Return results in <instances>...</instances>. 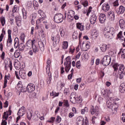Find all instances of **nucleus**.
I'll list each match as a JSON object with an SVG mask.
<instances>
[{
	"label": "nucleus",
	"instance_id": "473e14b6",
	"mask_svg": "<svg viewBox=\"0 0 125 125\" xmlns=\"http://www.w3.org/2000/svg\"><path fill=\"white\" fill-rule=\"evenodd\" d=\"M48 79H47V84H50V82H51V80H52V78H51V73L48 72Z\"/></svg>",
	"mask_w": 125,
	"mask_h": 125
},
{
	"label": "nucleus",
	"instance_id": "680f3d73",
	"mask_svg": "<svg viewBox=\"0 0 125 125\" xmlns=\"http://www.w3.org/2000/svg\"><path fill=\"white\" fill-rule=\"evenodd\" d=\"M113 6H119V1L118 0L114 2Z\"/></svg>",
	"mask_w": 125,
	"mask_h": 125
},
{
	"label": "nucleus",
	"instance_id": "338daca9",
	"mask_svg": "<svg viewBox=\"0 0 125 125\" xmlns=\"http://www.w3.org/2000/svg\"><path fill=\"white\" fill-rule=\"evenodd\" d=\"M16 21H21V17H16L15 18Z\"/></svg>",
	"mask_w": 125,
	"mask_h": 125
},
{
	"label": "nucleus",
	"instance_id": "bf43d9fd",
	"mask_svg": "<svg viewBox=\"0 0 125 125\" xmlns=\"http://www.w3.org/2000/svg\"><path fill=\"white\" fill-rule=\"evenodd\" d=\"M73 75H74V72H72L70 74L68 75V79L72 80V78H73Z\"/></svg>",
	"mask_w": 125,
	"mask_h": 125
},
{
	"label": "nucleus",
	"instance_id": "c85d7f7f",
	"mask_svg": "<svg viewBox=\"0 0 125 125\" xmlns=\"http://www.w3.org/2000/svg\"><path fill=\"white\" fill-rule=\"evenodd\" d=\"M84 124V119L83 117L80 116L79 118V125H83Z\"/></svg>",
	"mask_w": 125,
	"mask_h": 125
},
{
	"label": "nucleus",
	"instance_id": "f03ea898",
	"mask_svg": "<svg viewBox=\"0 0 125 125\" xmlns=\"http://www.w3.org/2000/svg\"><path fill=\"white\" fill-rule=\"evenodd\" d=\"M104 35L106 39H112L115 35V29L113 27H106L104 29Z\"/></svg>",
	"mask_w": 125,
	"mask_h": 125
},
{
	"label": "nucleus",
	"instance_id": "9b49d317",
	"mask_svg": "<svg viewBox=\"0 0 125 125\" xmlns=\"http://www.w3.org/2000/svg\"><path fill=\"white\" fill-rule=\"evenodd\" d=\"M74 16H75V12L72 10L69 11L67 13V18L69 22H72L74 20Z\"/></svg>",
	"mask_w": 125,
	"mask_h": 125
},
{
	"label": "nucleus",
	"instance_id": "0eeeda50",
	"mask_svg": "<svg viewBox=\"0 0 125 125\" xmlns=\"http://www.w3.org/2000/svg\"><path fill=\"white\" fill-rule=\"evenodd\" d=\"M26 114V108L24 106L21 107L20 108L18 112V117L17 118V122H18L21 117H23L24 115Z\"/></svg>",
	"mask_w": 125,
	"mask_h": 125
},
{
	"label": "nucleus",
	"instance_id": "ea45409f",
	"mask_svg": "<svg viewBox=\"0 0 125 125\" xmlns=\"http://www.w3.org/2000/svg\"><path fill=\"white\" fill-rule=\"evenodd\" d=\"M25 46L23 43H21L19 45V48L20 49V50H21V51H23V50H24V48H25Z\"/></svg>",
	"mask_w": 125,
	"mask_h": 125
},
{
	"label": "nucleus",
	"instance_id": "e2e57ef3",
	"mask_svg": "<svg viewBox=\"0 0 125 125\" xmlns=\"http://www.w3.org/2000/svg\"><path fill=\"white\" fill-rule=\"evenodd\" d=\"M4 108H7L8 107V101H6L4 103Z\"/></svg>",
	"mask_w": 125,
	"mask_h": 125
},
{
	"label": "nucleus",
	"instance_id": "412c9836",
	"mask_svg": "<svg viewBox=\"0 0 125 125\" xmlns=\"http://www.w3.org/2000/svg\"><path fill=\"white\" fill-rule=\"evenodd\" d=\"M91 36L93 39H97L99 36V32L96 29L93 30L92 31Z\"/></svg>",
	"mask_w": 125,
	"mask_h": 125
},
{
	"label": "nucleus",
	"instance_id": "f257e3e1",
	"mask_svg": "<svg viewBox=\"0 0 125 125\" xmlns=\"http://www.w3.org/2000/svg\"><path fill=\"white\" fill-rule=\"evenodd\" d=\"M112 68L113 69V76L119 77V75L120 80L124 79L125 74V65L124 64H119L118 63H115L113 64Z\"/></svg>",
	"mask_w": 125,
	"mask_h": 125
},
{
	"label": "nucleus",
	"instance_id": "72a5a7b5",
	"mask_svg": "<svg viewBox=\"0 0 125 125\" xmlns=\"http://www.w3.org/2000/svg\"><path fill=\"white\" fill-rule=\"evenodd\" d=\"M72 38L74 40H77L79 38V33L78 31L74 32L72 35Z\"/></svg>",
	"mask_w": 125,
	"mask_h": 125
},
{
	"label": "nucleus",
	"instance_id": "a211bd4d",
	"mask_svg": "<svg viewBox=\"0 0 125 125\" xmlns=\"http://www.w3.org/2000/svg\"><path fill=\"white\" fill-rule=\"evenodd\" d=\"M106 20V15L104 14H101L99 16V21L101 24H103Z\"/></svg>",
	"mask_w": 125,
	"mask_h": 125
},
{
	"label": "nucleus",
	"instance_id": "20e7f679",
	"mask_svg": "<svg viewBox=\"0 0 125 125\" xmlns=\"http://www.w3.org/2000/svg\"><path fill=\"white\" fill-rule=\"evenodd\" d=\"M63 65L66 73H68L70 71V69H71V57L68 56L65 58Z\"/></svg>",
	"mask_w": 125,
	"mask_h": 125
},
{
	"label": "nucleus",
	"instance_id": "09e8293b",
	"mask_svg": "<svg viewBox=\"0 0 125 125\" xmlns=\"http://www.w3.org/2000/svg\"><path fill=\"white\" fill-rule=\"evenodd\" d=\"M63 105L65 107H69L70 106V104H69V103L68 102V100H63Z\"/></svg>",
	"mask_w": 125,
	"mask_h": 125
},
{
	"label": "nucleus",
	"instance_id": "6ab92c4d",
	"mask_svg": "<svg viewBox=\"0 0 125 125\" xmlns=\"http://www.w3.org/2000/svg\"><path fill=\"white\" fill-rule=\"evenodd\" d=\"M110 9V5L107 3H105L102 5V10L104 12H107Z\"/></svg>",
	"mask_w": 125,
	"mask_h": 125
},
{
	"label": "nucleus",
	"instance_id": "a19ab883",
	"mask_svg": "<svg viewBox=\"0 0 125 125\" xmlns=\"http://www.w3.org/2000/svg\"><path fill=\"white\" fill-rule=\"evenodd\" d=\"M80 2L82 3V4H83L84 7H86L88 4V2L87 0L83 1V0H81Z\"/></svg>",
	"mask_w": 125,
	"mask_h": 125
},
{
	"label": "nucleus",
	"instance_id": "b1692460",
	"mask_svg": "<svg viewBox=\"0 0 125 125\" xmlns=\"http://www.w3.org/2000/svg\"><path fill=\"white\" fill-rule=\"evenodd\" d=\"M119 91L121 92V93H125V83H123L120 84L119 86Z\"/></svg>",
	"mask_w": 125,
	"mask_h": 125
},
{
	"label": "nucleus",
	"instance_id": "4d7b16f0",
	"mask_svg": "<svg viewBox=\"0 0 125 125\" xmlns=\"http://www.w3.org/2000/svg\"><path fill=\"white\" fill-rule=\"evenodd\" d=\"M91 10H92V7H89L88 8V11H87V13H86V15L87 16H88V15H89V13H90L91 12Z\"/></svg>",
	"mask_w": 125,
	"mask_h": 125
},
{
	"label": "nucleus",
	"instance_id": "c9c22d12",
	"mask_svg": "<svg viewBox=\"0 0 125 125\" xmlns=\"http://www.w3.org/2000/svg\"><path fill=\"white\" fill-rule=\"evenodd\" d=\"M119 25H120L121 28H124V27H125V22L123 19L120 20Z\"/></svg>",
	"mask_w": 125,
	"mask_h": 125
},
{
	"label": "nucleus",
	"instance_id": "603ef678",
	"mask_svg": "<svg viewBox=\"0 0 125 125\" xmlns=\"http://www.w3.org/2000/svg\"><path fill=\"white\" fill-rule=\"evenodd\" d=\"M32 117H33V112L31 111L29 113H27V118L28 120L32 119Z\"/></svg>",
	"mask_w": 125,
	"mask_h": 125
},
{
	"label": "nucleus",
	"instance_id": "dca6fc26",
	"mask_svg": "<svg viewBox=\"0 0 125 125\" xmlns=\"http://www.w3.org/2000/svg\"><path fill=\"white\" fill-rule=\"evenodd\" d=\"M11 30H8V39L7 40V43H10V44H12V39L11 38Z\"/></svg>",
	"mask_w": 125,
	"mask_h": 125
},
{
	"label": "nucleus",
	"instance_id": "9d476101",
	"mask_svg": "<svg viewBox=\"0 0 125 125\" xmlns=\"http://www.w3.org/2000/svg\"><path fill=\"white\" fill-rule=\"evenodd\" d=\"M90 113L92 115H95L97 117L98 116V115L100 114L99 108L98 106L94 107L92 106V108L90 110Z\"/></svg>",
	"mask_w": 125,
	"mask_h": 125
},
{
	"label": "nucleus",
	"instance_id": "4be33fe9",
	"mask_svg": "<svg viewBox=\"0 0 125 125\" xmlns=\"http://www.w3.org/2000/svg\"><path fill=\"white\" fill-rule=\"evenodd\" d=\"M118 56H120V55H121V58L122 59H125V49H120V51L119 52L118 54Z\"/></svg>",
	"mask_w": 125,
	"mask_h": 125
},
{
	"label": "nucleus",
	"instance_id": "7ed1b4c3",
	"mask_svg": "<svg viewBox=\"0 0 125 125\" xmlns=\"http://www.w3.org/2000/svg\"><path fill=\"white\" fill-rule=\"evenodd\" d=\"M38 13L40 15V18L36 22V26L35 27V30H39V25H38V23H41L42 21H43L45 18H46V15L45 14L44 12L42 10H39L38 11Z\"/></svg>",
	"mask_w": 125,
	"mask_h": 125
},
{
	"label": "nucleus",
	"instance_id": "423d86ee",
	"mask_svg": "<svg viewBox=\"0 0 125 125\" xmlns=\"http://www.w3.org/2000/svg\"><path fill=\"white\" fill-rule=\"evenodd\" d=\"M54 19L56 23H61L64 20V16L61 13H58L54 15Z\"/></svg>",
	"mask_w": 125,
	"mask_h": 125
},
{
	"label": "nucleus",
	"instance_id": "8fccbe9b",
	"mask_svg": "<svg viewBox=\"0 0 125 125\" xmlns=\"http://www.w3.org/2000/svg\"><path fill=\"white\" fill-rule=\"evenodd\" d=\"M8 118V114H7V113H6V112H4L3 115V119H4L5 121H6Z\"/></svg>",
	"mask_w": 125,
	"mask_h": 125
},
{
	"label": "nucleus",
	"instance_id": "bb28decb",
	"mask_svg": "<svg viewBox=\"0 0 125 125\" xmlns=\"http://www.w3.org/2000/svg\"><path fill=\"white\" fill-rule=\"evenodd\" d=\"M7 67H9L10 71H12V62L11 61H9L8 63H5V70H7Z\"/></svg>",
	"mask_w": 125,
	"mask_h": 125
},
{
	"label": "nucleus",
	"instance_id": "7c9ffc66",
	"mask_svg": "<svg viewBox=\"0 0 125 125\" xmlns=\"http://www.w3.org/2000/svg\"><path fill=\"white\" fill-rule=\"evenodd\" d=\"M124 36H123V32L120 31L118 34H117V39H119L120 41H124Z\"/></svg>",
	"mask_w": 125,
	"mask_h": 125
},
{
	"label": "nucleus",
	"instance_id": "58836bf2",
	"mask_svg": "<svg viewBox=\"0 0 125 125\" xmlns=\"http://www.w3.org/2000/svg\"><path fill=\"white\" fill-rule=\"evenodd\" d=\"M21 11L23 19H27V12H26L25 9H22Z\"/></svg>",
	"mask_w": 125,
	"mask_h": 125
},
{
	"label": "nucleus",
	"instance_id": "c756f323",
	"mask_svg": "<svg viewBox=\"0 0 125 125\" xmlns=\"http://www.w3.org/2000/svg\"><path fill=\"white\" fill-rule=\"evenodd\" d=\"M19 46V39L16 37L15 39V43H14V47L15 48H17Z\"/></svg>",
	"mask_w": 125,
	"mask_h": 125
},
{
	"label": "nucleus",
	"instance_id": "864d4df0",
	"mask_svg": "<svg viewBox=\"0 0 125 125\" xmlns=\"http://www.w3.org/2000/svg\"><path fill=\"white\" fill-rule=\"evenodd\" d=\"M20 39L23 42H24L25 41V34H21V36H20Z\"/></svg>",
	"mask_w": 125,
	"mask_h": 125
},
{
	"label": "nucleus",
	"instance_id": "774afa93",
	"mask_svg": "<svg viewBox=\"0 0 125 125\" xmlns=\"http://www.w3.org/2000/svg\"><path fill=\"white\" fill-rule=\"evenodd\" d=\"M7 125V122H6V120H2L1 125Z\"/></svg>",
	"mask_w": 125,
	"mask_h": 125
},
{
	"label": "nucleus",
	"instance_id": "2f4dec72",
	"mask_svg": "<svg viewBox=\"0 0 125 125\" xmlns=\"http://www.w3.org/2000/svg\"><path fill=\"white\" fill-rule=\"evenodd\" d=\"M106 105L108 108L109 109H113V106H114V104H113V103L110 102V100H108L106 102Z\"/></svg>",
	"mask_w": 125,
	"mask_h": 125
},
{
	"label": "nucleus",
	"instance_id": "3c124183",
	"mask_svg": "<svg viewBox=\"0 0 125 125\" xmlns=\"http://www.w3.org/2000/svg\"><path fill=\"white\" fill-rule=\"evenodd\" d=\"M50 95L54 96V97H57V96H59V93H56L55 92L53 91L52 93H50Z\"/></svg>",
	"mask_w": 125,
	"mask_h": 125
},
{
	"label": "nucleus",
	"instance_id": "13d9d810",
	"mask_svg": "<svg viewBox=\"0 0 125 125\" xmlns=\"http://www.w3.org/2000/svg\"><path fill=\"white\" fill-rule=\"evenodd\" d=\"M108 54L110 56H111V57H115V53H114L113 51H110L109 52H108Z\"/></svg>",
	"mask_w": 125,
	"mask_h": 125
},
{
	"label": "nucleus",
	"instance_id": "5701e85b",
	"mask_svg": "<svg viewBox=\"0 0 125 125\" xmlns=\"http://www.w3.org/2000/svg\"><path fill=\"white\" fill-rule=\"evenodd\" d=\"M10 79V74H8V75H5L4 77V86H3V88H5L7 86V80Z\"/></svg>",
	"mask_w": 125,
	"mask_h": 125
},
{
	"label": "nucleus",
	"instance_id": "39448f33",
	"mask_svg": "<svg viewBox=\"0 0 125 125\" xmlns=\"http://www.w3.org/2000/svg\"><path fill=\"white\" fill-rule=\"evenodd\" d=\"M79 42L81 49H82L83 51H86V50L90 47V43L89 42H82L79 41Z\"/></svg>",
	"mask_w": 125,
	"mask_h": 125
},
{
	"label": "nucleus",
	"instance_id": "0e129e2a",
	"mask_svg": "<svg viewBox=\"0 0 125 125\" xmlns=\"http://www.w3.org/2000/svg\"><path fill=\"white\" fill-rule=\"evenodd\" d=\"M55 121V117H51L50 120L48 121L49 123H53Z\"/></svg>",
	"mask_w": 125,
	"mask_h": 125
},
{
	"label": "nucleus",
	"instance_id": "37998d69",
	"mask_svg": "<svg viewBox=\"0 0 125 125\" xmlns=\"http://www.w3.org/2000/svg\"><path fill=\"white\" fill-rule=\"evenodd\" d=\"M60 42V35L59 34H58L56 37H55V42L56 43H58Z\"/></svg>",
	"mask_w": 125,
	"mask_h": 125
},
{
	"label": "nucleus",
	"instance_id": "6e6552de",
	"mask_svg": "<svg viewBox=\"0 0 125 125\" xmlns=\"http://www.w3.org/2000/svg\"><path fill=\"white\" fill-rule=\"evenodd\" d=\"M111 57L109 56H104L103 59V62L102 63L104 66H108L111 63Z\"/></svg>",
	"mask_w": 125,
	"mask_h": 125
},
{
	"label": "nucleus",
	"instance_id": "4468645a",
	"mask_svg": "<svg viewBox=\"0 0 125 125\" xmlns=\"http://www.w3.org/2000/svg\"><path fill=\"white\" fill-rule=\"evenodd\" d=\"M38 44L41 50L43 51V50H44V45L46 44V41L45 39H44L42 41H40L38 42Z\"/></svg>",
	"mask_w": 125,
	"mask_h": 125
},
{
	"label": "nucleus",
	"instance_id": "5fc2aeb1",
	"mask_svg": "<svg viewBox=\"0 0 125 125\" xmlns=\"http://www.w3.org/2000/svg\"><path fill=\"white\" fill-rule=\"evenodd\" d=\"M31 19H33V20H35L36 18H37V14L33 13L31 16Z\"/></svg>",
	"mask_w": 125,
	"mask_h": 125
},
{
	"label": "nucleus",
	"instance_id": "a18cd8bd",
	"mask_svg": "<svg viewBox=\"0 0 125 125\" xmlns=\"http://www.w3.org/2000/svg\"><path fill=\"white\" fill-rule=\"evenodd\" d=\"M79 29L81 31H83L84 30V25L81 23H79Z\"/></svg>",
	"mask_w": 125,
	"mask_h": 125
},
{
	"label": "nucleus",
	"instance_id": "79ce46f5",
	"mask_svg": "<svg viewBox=\"0 0 125 125\" xmlns=\"http://www.w3.org/2000/svg\"><path fill=\"white\" fill-rule=\"evenodd\" d=\"M33 118H35V119H39L40 118V113H39V111H35L33 115Z\"/></svg>",
	"mask_w": 125,
	"mask_h": 125
},
{
	"label": "nucleus",
	"instance_id": "aec40b11",
	"mask_svg": "<svg viewBox=\"0 0 125 125\" xmlns=\"http://www.w3.org/2000/svg\"><path fill=\"white\" fill-rule=\"evenodd\" d=\"M107 14L108 18L111 21H114V20H115V14L113 11L109 12Z\"/></svg>",
	"mask_w": 125,
	"mask_h": 125
},
{
	"label": "nucleus",
	"instance_id": "2eb2a0df",
	"mask_svg": "<svg viewBox=\"0 0 125 125\" xmlns=\"http://www.w3.org/2000/svg\"><path fill=\"white\" fill-rule=\"evenodd\" d=\"M125 11V7L123 5L120 6L119 8L116 9V13L117 14H124Z\"/></svg>",
	"mask_w": 125,
	"mask_h": 125
},
{
	"label": "nucleus",
	"instance_id": "c03bdc74",
	"mask_svg": "<svg viewBox=\"0 0 125 125\" xmlns=\"http://www.w3.org/2000/svg\"><path fill=\"white\" fill-rule=\"evenodd\" d=\"M46 63L47 64L46 67V70H47V69H48V70H49L50 67V63H51V62L50 61V60H49V59H48L47 60Z\"/></svg>",
	"mask_w": 125,
	"mask_h": 125
},
{
	"label": "nucleus",
	"instance_id": "a878e982",
	"mask_svg": "<svg viewBox=\"0 0 125 125\" xmlns=\"http://www.w3.org/2000/svg\"><path fill=\"white\" fill-rule=\"evenodd\" d=\"M18 87L20 88V90L21 92H25L26 90L23 89V85H22V82H21V81L19 82L18 83Z\"/></svg>",
	"mask_w": 125,
	"mask_h": 125
},
{
	"label": "nucleus",
	"instance_id": "052dcab7",
	"mask_svg": "<svg viewBox=\"0 0 125 125\" xmlns=\"http://www.w3.org/2000/svg\"><path fill=\"white\" fill-rule=\"evenodd\" d=\"M56 122L58 123H60V122H61V117H60V116H57Z\"/></svg>",
	"mask_w": 125,
	"mask_h": 125
},
{
	"label": "nucleus",
	"instance_id": "ddd939ff",
	"mask_svg": "<svg viewBox=\"0 0 125 125\" xmlns=\"http://www.w3.org/2000/svg\"><path fill=\"white\" fill-rule=\"evenodd\" d=\"M100 49L103 52H105L106 50H108L110 48V45L109 44H106L104 43L101 44L100 45Z\"/></svg>",
	"mask_w": 125,
	"mask_h": 125
},
{
	"label": "nucleus",
	"instance_id": "f704fd0d",
	"mask_svg": "<svg viewBox=\"0 0 125 125\" xmlns=\"http://www.w3.org/2000/svg\"><path fill=\"white\" fill-rule=\"evenodd\" d=\"M32 50L34 53H37V52H39V48L38 46H36V44H34L32 46Z\"/></svg>",
	"mask_w": 125,
	"mask_h": 125
},
{
	"label": "nucleus",
	"instance_id": "6e6d98bb",
	"mask_svg": "<svg viewBox=\"0 0 125 125\" xmlns=\"http://www.w3.org/2000/svg\"><path fill=\"white\" fill-rule=\"evenodd\" d=\"M75 7H77V10H79V1L76 0L74 1Z\"/></svg>",
	"mask_w": 125,
	"mask_h": 125
},
{
	"label": "nucleus",
	"instance_id": "49530a36",
	"mask_svg": "<svg viewBox=\"0 0 125 125\" xmlns=\"http://www.w3.org/2000/svg\"><path fill=\"white\" fill-rule=\"evenodd\" d=\"M62 48L63 49H66L68 48V42H63L62 44Z\"/></svg>",
	"mask_w": 125,
	"mask_h": 125
},
{
	"label": "nucleus",
	"instance_id": "1a4fd4ad",
	"mask_svg": "<svg viewBox=\"0 0 125 125\" xmlns=\"http://www.w3.org/2000/svg\"><path fill=\"white\" fill-rule=\"evenodd\" d=\"M35 43H36V40H29L25 44V48L26 49H31Z\"/></svg>",
	"mask_w": 125,
	"mask_h": 125
},
{
	"label": "nucleus",
	"instance_id": "f8f14e48",
	"mask_svg": "<svg viewBox=\"0 0 125 125\" xmlns=\"http://www.w3.org/2000/svg\"><path fill=\"white\" fill-rule=\"evenodd\" d=\"M36 89V86L33 83H29L26 87V90L28 92H33Z\"/></svg>",
	"mask_w": 125,
	"mask_h": 125
},
{
	"label": "nucleus",
	"instance_id": "cd10ccee",
	"mask_svg": "<svg viewBox=\"0 0 125 125\" xmlns=\"http://www.w3.org/2000/svg\"><path fill=\"white\" fill-rule=\"evenodd\" d=\"M88 58V54L86 52H84L83 54L82 55V60H87Z\"/></svg>",
	"mask_w": 125,
	"mask_h": 125
},
{
	"label": "nucleus",
	"instance_id": "69168bd1",
	"mask_svg": "<svg viewBox=\"0 0 125 125\" xmlns=\"http://www.w3.org/2000/svg\"><path fill=\"white\" fill-rule=\"evenodd\" d=\"M80 88H82V89H84V83H82L80 85Z\"/></svg>",
	"mask_w": 125,
	"mask_h": 125
},
{
	"label": "nucleus",
	"instance_id": "393cba45",
	"mask_svg": "<svg viewBox=\"0 0 125 125\" xmlns=\"http://www.w3.org/2000/svg\"><path fill=\"white\" fill-rule=\"evenodd\" d=\"M59 32L62 38H64L65 37V34H66V29L63 28V27H61Z\"/></svg>",
	"mask_w": 125,
	"mask_h": 125
},
{
	"label": "nucleus",
	"instance_id": "de8ad7c7",
	"mask_svg": "<svg viewBox=\"0 0 125 125\" xmlns=\"http://www.w3.org/2000/svg\"><path fill=\"white\" fill-rule=\"evenodd\" d=\"M87 112H88V108L86 107H85L84 109H82L81 114H82V115H84V113H86Z\"/></svg>",
	"mask_w": 125,
	"mask_h": 125
},
{
	"label": "nucleus",
	"instance_id": "f3484780",
	"mask_svg": "<svg viewBox=\"0 0 125 125\" xmlns=\"http://www.w3.org/2000/svg\"><path fill=\"white\" fill-rule=\"evenodd\" d=\"M97 20V17L96 16V15H92L91 17L90 18V21L91 24H92V25H93V24H95V23H96Z\"/></svg>",
	"mask_w": 125,
	"mask_h": 125
},
{
	"label": "nucleus",
	"instance_id": "4c0bfd02",
	"mask_svg": "<svg viewBox=\"0 0 125 125\" xmlns=\"http://www.w3.org/2000/svg\"><path fill=\"white\" fill-rule=\"evenodd\" d=\"M0 22L2 26V27H3V26H4V25L5 24V18L3 16H2L0 18Z\"/></svg>",
	"mask_w": 125,
	"mask_h": 125
},
{
	"label": "nucleus",
	"instance_id": "e433bc0d",
	"mask_svg": "<svg viewBox=\"0 0 125 125\" xmlns=\"http://www.w3.org/2000/svg\"><path fill=\"white\" fill-rule=\"evenodd\" d=\"M20 54H21L20 50H16L14 53V57H15V58H18V57L20 56Z\"/></svg>",
	"mask_w": 125,
	"mask_h": 125
}]
</instances>
